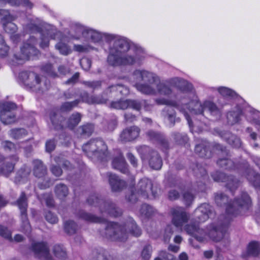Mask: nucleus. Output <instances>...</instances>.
<instances>
[{
    "label": "nucleus",
    "instance_id": "4468645a",
    "mask_svg": "<svg viewBox=\"0 0 260 260\" xmlns=\"http://www.w3.org/2000/svg\"><path fill=\"white\" fill-rule=\"evenodd\" d=\"M36 43V39L34 37H31L26 43L24 44L22 47L21 48L20 53L15 55V58L19 63H22L29 59L31 57L38 54L39 52L35 47Z\"/></svg>",
    "mask_w": 260,
    "mask_h": 260
},
{
    "label": "nucleus",
    "instance_id": "6ab92c4d",
    "mask_svg": "<svg viewBox=\"0 0 260 260\" xmlns=\"http://www.w3.org/2000/svg\"><path fill=\"white\" fill-rule=\"evenodd\" d=\"M32 249L35 255L45 260L51 259L48 244L45 242H38L32 245Z\"/></svg>",
    "mask_w": 260,
    "mask_h": 260
},
{
    "label": "nucleus",
    "instance_id": "20e7f679",
    "mask_svg": "<svg viewBox=\"0 0 260 260\" xmlns=\"http://www.w3.org/2000/svg\"><path fill=\"white\" fill-rule=\"evenodd\" d=\"M187 100L188 104L186 105V110L187 112L189 111L192 115L203 116L204 110L207 109L211 115L215 116L217 118L220 117V110L214 103L206 101L203 105L201 104L199 102L197 96L192 90L188 93Z\"/></svg>",
    "mask_w": 260,
    "mask_h": 260
},
{
    "label": "nucleus",
    "instance_id": "473e14b6",
    "mask_svg": "<svg viewBox=\"0 0 260 260\" xmlns=\"http://www.w3.org/2000/svg\"><path fill=\"white\" fill-rule=\"evenodd\" d=\"M260 252V245L257 242H252L247 247V255L248 256H257Z\"/></svg>",
    "mask_w": 260,
    "mask_h": 260
},
{
    "label": "nucleus",
    "instance_id": "09e8293b",
    "mask_svg": "<svg viewBox=\"0 0 260 260\" xmlns=\"http://www.w3.org/2000/svg\"><path fill=\"white\" fill-rule=\"evenodd\" d=\"M218 90L220 94L225 97L233 98L236 94L234 91L224 87L218 88Z\"/></svg>",
    "mask_w": 260,
    "mask_h": 260
},
{
    "label": "nucleus",
    "instance_id": "72a5a7b5",
    "mask_svg": "<svg viewBox=\"0 0 260 260\" xmlns=\"http://www.w3.org/2000/svg\"><path fill=\"white\" fill-rule=\"evenodd\" d=\"M0 19L3 24H5L7 22L13 21L15 18L11 15L7 10L0 9Z\"/></svg>",
    "mask_w": 260,
    "mask_h": 260
},
{
    "label": "nucleus",
    "instance_id": "c03bdc74",
    "mask_svg": "<svg viewBox=\"0 0 260 260\" xmlns=\"http://www.w3.org/2000/svg\"><path fill=\"white\" fill-rule=\"evenodd\" d=\"M54 255L59 258L63 259L66 257V252L60 245H55L53 249Z\"/></svg>",
    "mask_w": 260,
    "mask_h": 260
},
{
    "label": "nucleus",
    "instance_id": "4be33fe9",
    "mask_svg": "<svg viewBox=\"0 0 260 260\" xmlns=\"http://www.w3.org/2000/svg\"><path fill=\"white\" fill-rule=\"evenodd\" d=\"M225 233V227L219 229L212 227L209 230L208 233L204 231V234L206 236L204 241L206 240L208 237L215 242L220 241L223 238H225L226 240L228 241V236L226 235Z\"/></svg>",
    "mask_w": 260,
    "mask_h": 260
},
{
    "label": "nucleus",
    "instance_id": "39448f33",
    "mask_svg": "<svg viewBox=\"0 0 260 260\" xmlns=\"http://www.w3.org/2000/svg\"><path fill=\"white\" fill-rule=\"evenodd\" d=\"M187 100L188 104L186 105V110L187 112L189 111L192 115L203 116L204 110L207 109L211 115L215 116L217 118L220 117V110L214 103L206 101L203 105L201 104L199 102L197 96L192 90L188 93Z\"/></svg>",
    "mask_w": 260,
    "mask_h": 260
},
{
    "label": "nucleus",
    "instance_id": "2eb2a0df",
    "mask_svg": "<svg viewBox=\"0 0 260 260\" xmlns=\"http://www.w3.org/2000/svg\"><path fill=\"white\" fill-rule=\"evenodd\" d=\"M16 106L12 103H5L0 105V118L2 122L5 124H9L16 121V115L14 111Z\"/></svg>",
    "mask_w": 260,
    "mask_h": 260
},
{
    "label": "nucleus",
    "instance_id": "a878e982",
    "mask_svg": "<svg viewBox=\"0 0 260 260\" xmlns=\"http://www.w3.org/2000/svg\"><path fill=\"white\" fill-rule=\"evenodd\" d=\"M213 179L217 182H227L226 185L230 189L236 188L238 186V181L232 176H226L224 173H219L212 175Z\"/></svg>",
    "mask_w": 260,
    "mask_h": 260
},
{
    "label": "nucleus",
    "instance_id": "f257e3e1",
    "mask_svg": "<svg viewBox=\"0 0 260 260\" xmlns=\"http://www.w3.org/2000/svg\"><path fill=\"white\" fill-rule=\"evenodd\" d=\"M115 49H112L108 57L109 64L112 66L139 63L144 56L141 48L130 46L124 40L120 39L114 43Z\"/></svg>",
    "mask_w": 260,
    "mask_h": 260
},
{
    "label": "nucleus",
    "instance_id": "cd10ccee",
    "mask_svg": "<svg viewBox=\"0 0 260 260\" xmlns=\"http://www.w3.org/2000/svg\"><path fill=\"white\" fill-rule=\"evenodd\" d=\"M195 152L201 157H210L211 155L210 144L205 140H202L201 143L196 145Z\"/></svg>",
    "mask_w": 260,
    "mask_h": 260
},
{
    "label": "nucleus",
    "instance_id": "1a4fd4ad",
    "mask_svg": "<svg viewBox=\"0 0 260 260\" xmlns=\"http://www.w3.org/2000/svg\"><path fill=\"white\" fill-rule=\"evenodd\" d=\"M89 204L99 206L102 213L109 214L113 216H118L121 214V211L117 208L115 205L111 201H104L99 199L96 196L93 195L90 197L88 200Z\"/></svg>",
    "mask_w": 260,
    "mask_h": 260
},
{
    "label": "nucleus",
    "instance_id": "13d9d810",
    "mask_svg": "<svg viewBox=\"0 0 260 260\" xmlns=\"http://www.w3.org/2000/svg\"><path fill=\"white\" fill-rule=\"evenodd\" d=\"M0 236L8 239H11L12 238L11 232L1 225H0Z\"/></svg>",
    "mask_w": 260,
    "mask_h": 260
},
{
    "label": "nucleus",
    "instance_id": "c85d7f7f",
    "mask_svg": "<svg viewBox=\"0 0 260 260\" xmlns=\"http://www.w3.org/2000/svg\"><path fill=\"white\" fill-rule=\"evenodd\" d=\"M113 167L115 169H117L123 174L128 173L127 169V165L126 164L124 158L122 155L114 159L112 162Z\"/></svg>",
    "mask_w": 260,
    "mask_h": 260
},
{
    "label": "nucleus",
    "instance_id": "3c124183",
    "mask_svg": "<svg viewBox=\"0 0 260 260\" xmlns=\"http://www.w3.org/2000/svg\"><path fill=\"white\" fill-rule=\"evenodd\" d=\"M81 134L89 136L93 131L94 126L91 124H87L80 127Z\"/></svg>",
    "mask_w": 260,
    "mask_h": 260
},
{
    "label": "nucleus",
    "instance_id": "69168bd1",
    "mask_svg": "<svg viewBox=\"0 0 260 260\" xmlns=\"http://www.w3.org/2000/svg\"><path fill=\"white\" fill-rule=\"evenodd\" d=\"M56 144L54 140H50L46 143V149L47 152H51L55 147Z\"/></svg>",
    "mask_w": 260,
    "mask_h": 260
},
{
    "label": "nucleus",
    "instance_id": "423d86ee",
    "mask_svg": "<svg viewBox=\"0 0 260 260\" xmlns=\"http://www.w3.org/2000/svg\"><path fill=\"white\" fill-rule=\"evenodd\" d=\"M171 85L176 86L184 94L183 98H188V93L193 90L191 84L187 81L178 78L172 79L170 81L160 82L156 84V94L169 96L172 93Z\"/></svg>",
    "mask_w": 260,
    "mask_h": 260
},
{
    "label": "nucleus",
    "instance_id": "aec40b11",
    "mask_svg": "<svg viewBox=\"0 0 260 260\" xmlns=\"http://www.w3.org/2000/svg\"><path fill=\"white\" fill-rule=\"evenodd\" d=\"M19 76L26 85L30 88L35 87L39 89L40 79L38 75L34 72H22Z\"/></svg>",
    "mask_w": 260,
    "mask_h": 260
},
{
    "label": "nucleus",
    "instance_id": "bf43d9fd",
    "mask_svg": "<svg viewBox=\"0 0 260 260\" xmlns=\"http://www.w3.org/2000/svg\"><path fill=\"white\" fill-rule=\"evenodd\" d=\"M80 64L84 70L87 71L91 67V61L87 58H83L80 60Z\"/></svg>",
    "mask_w": 260,
    "mask_h": 260
},
{
    "label": "nucleus",
    "instance_id": "9d476101",
    "mask_svg": "<svg viewBox=\"0 0 260 260\" xmlns=\"http://www.w3.org/2000/svg\"><path fill=\"white\" fill-rule=\"evenodd\" d=\"M81 115L79 113H73L68 119L65 120L59 114L54 113L51 114L50 119L52 123L56 129H61L64 126L73 128L78 124L81 120Z\"/></svg>",
    "mask_w": 260,
    "mask_h": 260
},
{
    "label": "nucleus",
    "instance_id": "dca6fc26",
    "mask_svg": "<svg viewBox=\"0 0 260 260\" xmlns=\"http://www.w3.org/2000/svg\"><path fill=\"white\" fill-rule=\"evenodd\" d=\"M187 101L188 100L186 98H183L180 100L179 104H177L175 102L170 101L165 98H157L155 100V102L157 105H170L176 107L177 109L184 114L189 126H191V121L187 111L186 110V105L188 104Z\"/></svg>",
    "mask_w": 260,
    "mask_h": 260
},
{
    "label": "nucleus",
    "instance_id": "de8ad7c7",
    "mask_svg": "<svg viewBox=\"0 0 260 260\" xmlns=\"http://www.w3.org/2000/svg\"><path fill=\"white\" fill-rule=\"evenodd\" d=\"M146 135L148 138L151 140L158 141L162 143H165V140L158 133H155L152 131L147 132Z\"/></svg>",
    "mask_w": 260,
    "mask_h": 260
},
{
    "label": "nucleus",
    "instance_id": "a19ab883",
    "mask_svg": "<svg viewBox=\"0 0 260 260\" xmlns=\"http://www.w3.org/2000/svg\"><path fill=\"white\" fill-rule=\"evenodd\" d=\"M228 137H226L228 143L232 145L234 147L238 148L241 145L240 139L237 136L230 134H227Z\"/></svg>",
    "mask_w": 260,
    "mask_h": 260
},
{
    "label": "nucleus",
    "instance_id": "a211bd4d",
    "mask_svg": "<svg viewBox=\"0 0 260 260\" xmlns=\"http://www.w3.org/2000/svg\"><path fill=\"white\" fill-rule=\"evenodd\" d=\"M18 158L14 155L10 157H0V172L4 176H8L14 170V165Z\"/></svg>",
    "mask_w": 260,
    "mask_h": 260
},
{
    "label": "nucleus",
    "instance_id": "603ef678",
    "mask_svg": "<svg viewBox=\"0 0 260 260\" xmlns=\"http://www.w3.org/2000/svg\"><path fill=\"white\" fill-rule=\"evenodd\" d=\"M173 232V228L172 225H169L167 226L164 235V241L165 242L167 243L170 241Z\"/></svg>",
    "mask_w": 260,
    "mask_h": 260
},
{
    "label": "nucleus",
    "instance_id": "ea45409f",
    "mask_svg": "<svg viewBox=\"0 0 260 260\" xmlns=\"http://www.w3.org/2000/svg\"><path fill=\"white\" fill-rule=\"evenodd\" d=\"M26 135V131L23 128L13 129L10 132V136L15 139L22 138Z\"/></svg>",
    "mask_w": 260,
    "mask_h": 260
},
{
    "label": "nucleus",
    "instance_id": "4d7b16f0",
    "mask_svg": "<svg viewBox=\"0 0 260 260\" xmlns=\"http://www.w3.org/2000/svg\"><path fill=\"white\" fill-rule=\"evenodd\" d=\"M151 247L150 246H145L142 252V257L144 260H148L151 256Z\"/></svg>",
    "mask_w": 260,
    "mask_h": 260
},
{
    "label": "nucleus",
    "instance_id": "6e6d98bb",
    "mask_svg": "<svg viewBox=\"0 0 260 260\" xmlns=\"http://www.w3.org/2000/svg\"><path fill=\"white\" fill-rule=\"evenodd\" d=\"M5 31L8 33H13L17 29L16 25L12 21L7 22L5 24H3Z\"/></svg>",
    "mask_w": 260,
    "mask_h": 260
},
{
    "label": "nucleus",
    "instance_id": "9b49d317",
    "mask_svg": "<svg viewBox=\"0 0 260 260\" xmlns=\"http://www.w3.org/2000/svg\"><path fill=\"white\" fill-rule=\"evenodd\" d=\"M251 205V200L246 193H243L241 199H236L228 204L226 212L228 215L236 216L242 211L248 210Z\"/></svg>",
    "mask_w": 260,
    "mask_h": 260
},
{
    "label": "nucleus",
    "instance_id": "bb28decb",
    "mask_svg": "<svg viewBox=\"0 0 260 260\" xmlns=\"http://www.w3.org/2000/svg\"><path fill=\"white\" fill-rule=\"evenodd\" d=\"M211 207L207 204H203L199 206L194 211V215L201 222H204L209 217L211 214Z\"/></svg>",
    "mask_w": 260,
    "mask_h": 260
},
{
    "label": "nucleus",
    "instance_id": "680f3d73",
    "mask_svg": "<svg viewBox=\"0 0 260 260\" xmlns=\"http://www.w3.org/2000/svg\"><path fill=\"white\" fill-rule=\"evenodd\" d=\"M183 199L186 205L189 206L193 200V196L189 191L183 193Z\"/></svg>",
    "mask_w": 260,
    "mask_h": 260
},
{
    "label": "nucleus",
    "instance_id": "412c9836",
    "mask_svg": "<svg viewBox=\"0 0 260 260\" xmlns=\"http://www.w3.org/2000/svg\"><path fill=\"white\" fill-rule=\"evenodd\" d=\"M110 106L116 109H125L127 108H132L136 110H139L142 106V104L137 101L126 100H120L111 103Z\"/></svg>",
    "mask_w": 260,
    "mask_h": 260
},
{
    "label": "nucleus",
    "instance_id": "79ce46f5",
    "mask_svg": "<svg viewBox=\"0 0 260 260\" xmlns=\"http://www.w3.org/2000/svg\"><path fill=\"white\" fill-rule=\"evenodd\" d=\"M80 102V100H76L72 102H65L61 106L60 110L63 112L69 111L77 106Z\"/></svg>",
    "mask_w": 260,
    "mask_h": 260
},
{
    "label": "nucleus",
    "instance_id": "e433bc0d",
    "mask_svg": "<svg viewBox=\"0 0 260 260\" xmlns=\"http://www.w3.org/2000/svg\"><path fill=\"white\" fill-rule=\"evenodd\" d=\"M85 38L91 39L93 42H98L101 40L102 35L101 33L94 30L88 28Z\"/></svg>",
    "mask_w": 260,
    "mask_h": 260
},
{
    "label": "nucleus",
    "instance_id": "4c0bfd02",
    "mask_svg": "<svg viewBox=\"0 0 260 260\" xmlns=\"http://www.w3.org/2000/svg\"><path fill=\"white\" fill-rule=\"evenodd\" d=\"M55 193L59 198L62 199L68 194V189L64 184H58L55 187Z\"/></svg>",
    "mask_w": 260,
    "mask_h": 260
},
{
    "label": "nucleus",
    "instance_id": "8fccbe9b",
    "mask_svg": "<svg viewBox=\"0 0 260 260\" xmlns=\"http://www.w3.org/2000/svg\"><path fill=\"white\" fill-rule=\"evenodd\" d=\"M215 201L218 206H222L228 203V199L225 195L221 193H217L215 197Z\"/></svg>",
    "mask_w": 260,
    "mask_h": 260
},
{
    "label": "nucleus",
    "instance_id": "0e129e2a",
    "mask_svg": "<svg viewBox=\"0 0 260 260\" xmlns=\"http://www.w3.org/2000/svg\"><path fill=\"white\" fill-rule=\"evenodd\" d=\"M43 70L50 76H55L56 75L53 67L51 64H47L46 65L44 66L43 67Z\"/></svg>",
    "mask_w": 260,
    "mask_h": 260
},
{
    "label": "nucleus",
    "instance_id": "f8f14e48",
    "mask_svg": "<svg viewBox=\"0 0 260 260\" xmlns=\"http://www.w3.org/2000/svg\"><path fill=\"white\" fill-rule=\"evenodd\" d=\"M16 204L20 211L21 230L26 234H29L31 232V227L27 215V200L24 192H21Z\"/></svg>",
    "mask_w": 260,
    "mask_h": 260
},
{
    "label": "nucleus",
    "instance_id": "c9c22d12",
    "mask_svg": "<svg viewBox=\"0 0 260 260\" xmlns=\"http://www.w3.org/2000/svg\"><path fill=\"white\" fill-rule=\"evenodd\" d=\"M165 117L167 119L171 125L175 123V112L171 108H166L162 111Z\"/></svg>",
    "mask_w": 260,
    "mask_h": 260
},
{
    "label": "nucleus",
    "instance_id": "393cba45",
    "mask_svg": "<svg viewBox=\"0 0 260 260\" xmlns=\"http://www.w3.org/2000/svg\"><path fill=\"white\" fill-rule=\"evenodd\" d=\"M106 176L109 178V182L113 191H120L126 186L125 182L120 179L115 174L108 172Z\"/></svg>",
    "mask_w": 260,
    "mask_h": 260
},
{
    "label": "nucleus",
    "instance_id": "c756f323",
    "mask_svg": "<svg viewBox=\"0 0 260 260\" xmlns=\"http://www.w3.org/2000/svg\"><path fill=\"white\" fill-rule=\"evenodd\" d=\"M88 28L78 24H73L71 26V36L75 39H79L81 36L85 38Z\"/></svg>",
    "mask_w": 260,
    "mask_h": 260
},
{
    "label": "nucleus",
    "instance_id": "2f4dec72",
    "mask_svg": "<svg viewBox=\"0 0 260 260\" xmlns=\"http://www.w3.org/2000/svg\"><path fill=\"white\" fill-rule=\"evenodd\" d=\"M80 217L82 219L89 222L102 223L106 221V219L104 218L96 217L92 214H89L83 211L80 213Z\"/></svg>",
    "mask_w": 260,
    "mask_h": 260
},
{
    "label": "nucleus",
    "instance_id": "f704fd0d",
    "mask_svg": "<svg viewBox=\"0 0 260 260\" xmlns=\"http://www.w3.org/2000/svg\"><path fill=\"white\" fill-rule=\"evenodd\" d=\"M111 91L119 92L121 94L126 95L128 94L129 90L126 87L121 85H117L116 86H112L106 90L107 93Z\"/></svg>",
    "mask_w": 260,
    "mask_h": 260
},
{
    "label": "nucleus",
    "instance_id": "e2e57ef3",
    "mask_svg": "<svg viewBox=\"0 0 260 260\" xmlns=\"http://www.w3.org/2000/svg\"><path fill=\"white\" fill-rule=\"evenodd\" d=\"M83 83L87 86L93 89H97L101 85V82L100 81H85Z\"/></svg>",
    "mask_w": 260,
    "mask_h": 260
},
{
    "label": "nucleus",
    "instance_id": "5701e85b",
    "mask_svg": "<svg viewBox=\"0 0 260 260\" xmlns=\"http://www.w3.org/2000/svg\"><path fill=\"white\" fill-rule=\"evenodd\" d=\"M184 230L186 233L193 236L198 241L203 242L206 239V235L204 230L199 228L198 224L190 223L186 224L184 227Z\"/></svg>",
    "mask_w": 260,
    "mask_h": 260
},
{
    "label": "nucleus",
    "instance_id": "f03ea898",
    "mask_svg": "<svg viewBox=\"0 0 260 260\" xmlns=\"http://www.w3.org/2000/svg\"><path fill=\"white\" fill-rule=\"evenodd\" d=\"M133 78L136 80L134 86L139 91L146 95L156 94L158 78L154 74L145 70H136Z\"/></svg>",
    "mask_w": 260,
    "mask_h": 260
},
{
    "label": "nucleus",
    "instance_id": "338daca9",
    "mask_svg": "<svg viewBox=\"0 0 260 260\" xmlns=\"http://www.w3.org/2000/svg\"><path fill=\"white\" fill-rule=\"evenodd\" d=\"M127 157L131 164L134 167H137L138 165V160L136 157L131 152L127 154Z\"/></svg>",
    "mask_w": 260,
    "mask_h": 260
},
{
    "label": "nucleus",
    "instance_id": "b1692460",
    "mask_svg": "<svg viewBox=\"0 0 260 260\" xmlns=\"http://www.w3.org/2000/svg\"><path fill=\"white\" fill-rule=\"evenodd\" d=\"M140 129L137 126H132L122 131L120 134L119 141L122 142L132 141L139 135Z\"/></svg>",
    "mask_w": 260,
    "mask_h": 260
},
{
    "label": "nucleus",
    "instance_id": "a18cd8bd",
    "mask_svg": "<svg viewBox=\"0 0 260 260\" xmlns=\"http://www.w3.org/2000/svg\"><path fill=\"white\" fill-rule=\"evenodd\" d=\"M217 164L221 167L224 169H232L234 167V163L231 159L228 158L219 159L217 161Z\"/></svg>",
    "mask_w": 260,
    "mask_h": 260
},
{
    "label": "nucleus",
    "instance_id": "0eeeda50",
    "mask_svg": "<svg viewBox=\"0 0 260 260\" xmlns=\"http://www.w3.org/2000/svg\"><path fill=\"white\" fill-rule=\"evenodd\" d=\"M83 150L90 157L95 156L100 159H103L108 154V147L101 139L90 140L83 146Z\"/></svg>",
    "mask_w": 260,
    "mask_h": 260
},
{
    "label": "nucleus",
    "instance_id": "5fc2aeb1",
    "mask_svg": "<svg viewBox=\"0 0 260 260\" xmlns=\"http://www.w3.org/2000/svg\"><path fill=\"white\" fill-rule=\"evenodd\" d=\"M45 218L46 220L51 224L57 223L58 218L57 216L50 211H48L45 214Z\"/></svg>",
    "mask_w": 260,
    "mask_h": 260
},
{
    "label": "nucleus",
    "instance_id": "052dcab7",
    "mask_svg": "<svg viewBox=\"0 0 260 260\" xmlns=\"http://www.w3.org/2000/svg\"><path fill=\"white\" fill-rule=\"evenodd\" d=\"M227 118L229 120V122L231 124H233L239 121V117L235 113L230 112L228 114Z\"/></svg>",
    "mask_w": 260,
    "mask_h": 260
},
{
    "label": "nucleus",
    "instance_id": "f3484780",
    "mask_svg": "<svg viewBox=\"0 0 260 260\" xmlns=\"http://www.w3.org/2000/svg\"><path fill=\"white\" fill-rule=\"evenodd\" d=\"M171 213L172 216V222L176 227L181 228L189 219L190 217L188 214L182 208H173Z\"/></svg>",
    "mask_w": 260,
    "mask_h": 260
},
{
    "label": "nucleus",
    "instance_id": "864d4df0",
    "mask_svg": "<svg viewBox=\"0 0 260 260\" xmlns=\"http://www.w3.org/2000/svg\"><path fill=\"white\" fill-rule=\"evenodd\" d=\"M8 50V46L5 44L3 36L0 35V55H6Z\"/></svg>",
    "mask_w": 260,
    "mask_h": 260
},
{
    "label": "nucleus",
    "instance_id": "58836bf2",
    "mask_svg": "<svg viewBox=\"0 0 260 260\" xmlns=\"http://www.w3.org/2000/svg\"><path fill=\"white\" fill-rule=\"evenodd\" d=\"M140 212L142 216L145 217H149L153 214L154 210L151 206L147 204H143L140 209Z\"/></svg>",
    "mask_w": 260,
    "mask_h": 260
},
{
    "label": "nucleus",
    "instance_id": "37998d69",
    "mask_svg": "<svg viewBox=\"0 0 260 260\" xmlns=\"http://www.w3.org/2000/svg\"><path fill=\"white\" fill-rule=\"evenodd\" d=\"M64 228L66 233L69 234H73L76 231L77 225L73 221L69 220L64 223Z\"/></svg>",
    "mask_w": 260,
    "mask_h": 260
},
{
    "label": "nucleus",
    "instance_id": "7c9ffc66",
    "mask_svg": "<svg viewBox=\"0 0 260 260\" xmlns=\"http://www.w3.org/2000/svg\"><path fill=\"white\" fill-rule=\"evenodd\" d=\"M33 164L34 174L36 177L41 178L46 175L47 173V168L41 160H34Z\"/></svg>",
    "mask_w": 260,
    "mask_h": 260
},
{
    "label": "nucleus",
    "instance_id": "6e6552de",
    "mask_svg": "<svg viewBox=\"0 0 260 260\" xmlns=\"http://www.w3.org/2000/svg\"><path fill=\"white\" fill-rule=\"evenodd\" d=\"M137 151L141 155L142 159L148 161L151 168L155 170H159L161 168L162 161L156 151H154L147 146L138 147Z\"/></svg>",
    "mask_w": 260,
    "mask_h": 260
},
{
    "label": "nucleus",
    "instance_id": "ddd939ff",
    "mask_svg": "<svg viewBox=\"0 0 260 260\" xmlns=\"http://www.w3.org/2000/svg\"><path fill=\"white\" fill-rule=\"evenodd\" d=\"M158 189L153 187L152 181L146 178L141 179L136 187V193L144 199H154L157 195Z\"/></svg>",
    "mask_w": 260,
    "mask_h": 260
},
{
    "label": "nucleus",
    "instance_id": "49530a36",
    "mask_svg": "<svg viewBox=\"0 0 260 260\" xmlns=\"http://www.w3.org/2000/svg\"><path fill=\"white\" fill-rule=\"evenodd\" d=\"M55 47L62 55H66L71 52V50L67 45L61 42L57 43Z\"/></svg>",
    "mask_w": 260,
    "mask_h": 260
},
{
    "label": "nucleus",
    "instance_id": "774afa93",
    "mask_svg": "<svg viewBox=\"0 0 260 260\" xmlns=\"http://www.w3.org/2000/svg\"><path fill=\"white\" fill-rule=\"evenodd\" d=\"M50 170L52 173L56 176H60L62 173L61 169L57 166H52Z\"/></svg>",
    "mask_w": 260,
    "mask_h": 260
},
{
    "label": "nucleus",
    "instance_id": "7ed1b4c3",
    "mask_svg": "<svg viewBox=\"0 0 260 260\" xmlns=\"http://www.w3.org/2000/svg\"><path fill=\"white\" fill-rule=\"evenodd\" d=\"M126 228L128 229L129 232L135 236L138 237L141 234V230L133 219L127 222L124 225L108 222L106 228V234L107 237L114 240L124 242L127 239L128 236V233L125 230Z\"/></svg>",
    "mask_w": 260,
    "mask_h": 260
}]
</instances>
